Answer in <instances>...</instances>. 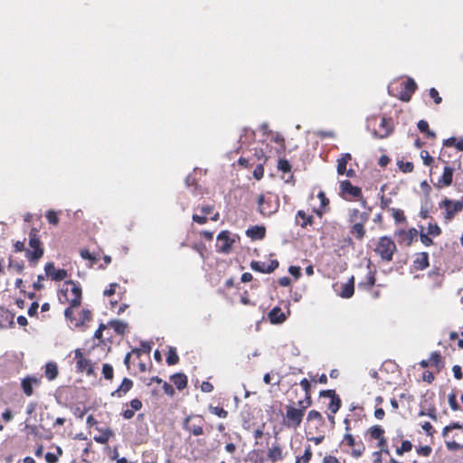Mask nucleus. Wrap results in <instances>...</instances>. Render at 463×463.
I'll list each match as a JSON object with an SVG mask.
<instances>
[{
  "instance_id": "f257e3e1",
  "label": "nucleus",
  "mask_w": 463,
  "mask_h": 463,
  "mask_svg": "<svg viewBox=\"0 0 463 463\" xmlns=\"http://www.w3.org/2000/svg\"><path fill=\"white\" fill-rule=\"evenodd\" d=\"M370 215L366 212H360L358 209H350L348 213V222L350 234L357 241H362L366 236L365 224Z\"/></svg>"
},
{
  "instance_id": "f03ea898",
  "label": "nucleus",
  "mask_w": 463,
  "mask_h": 463,
  "mask_svg": "<svg viewBox=\"0 0 463 463\" xmlns=\"http://www.w3.org/2000/svg\"><path fill=\"white\" fill-rule=\"evenodd\" d=\"M39 232V230L34 227L29 232V247L25 250V257L32 265H36L44 254V248Z\"/></svg>"
},
{
  "instance_id": "7ed1b4c3",
  "label": "nucleus",
  "mask_w": 463,
  "mask_h": 463,
  "mask_svg": "<svg viewBox=\"0 0 463 463\" xmlns=\"http://www.w3.org/2000/svg\"><path fill=\"white\" fill-rule=\"evenodd\" d=\"M442 436L449 450L456 451L463 449V426L458 422L446 426Z\"/></svg>"
},
{
  "instance_id": "20e7f679",
  "label": "nucleus",
  "mask_w": 463,
  "mask_h": 463,
  "mask_svg": "<svg viewBox=\"0 0 463 463\" xmlns=\"http://www.w3.org/2000/svg\"><path fill=\"white\" fill-rule=\"evenodd\" d=\"M417 90V84L411 78L405 80H398L389 87V92L402 101L408 102L411 100L413 93Z\"/></svg>"
},
{
  "instance_id": "39448f33",
  "label": "nucleus",
  "mask_w": 463,
  "mask_h": 463,
  "mask_svg": "<svg viewBox=\"0 0 463 463\" xmlns=\"http://www.w3.org/2000/svg\"><path fill=\"white\" fill-rule=\"evenodd\" d=\"M257 211L263 217H269L277 213L280 205L278 195L270 192L259 194L257 197Z\"/></svg>"
},
{
  "instance_id": "423d86ee",
  "label": "nucleus",
  "mask_w": 463,
  "mask_h": 463,
  "mask_svg": "<svg viewBox=\"0 0 463 463\" xmlns=\"http://www.w3.org/2000/svg\"><path fill=\"white\" fill-rule=\"evenodd\" d=\"M345 424V434L341 440V445L351 448V455L353 458H360L364 450L365 447L361 439L356 440L354 435L352 434L353 427L349 426V422L347 420H344Z\"/></svg>"
},
{
  "instance_id": "0eeeda50",
  "label": "nucleus",
  "mask_w": 463,
  "mask_h": 463,
  "mask_svg": "<svg viewBox=\"0 0 463 463\" xmlns=\"http://www.w3.org/2000/svg\"><path fill=\"white\" fill-rule=\"evenodd\" d=\"M373 250L383 261L391 262L397 251V246L391 237L382 236L378 239Z\"/></svg>"
},
{
  "instance_id": "6e6552de",
  "label": "nucleus",
  "mask_w": 463,
  "mask_h": 463,
  "mask_svg": "<svg viewBox=\"0 0 463 463\" xmlns=\"http://www.w3.org/2000/svg\"><path fill=\"white\" fill-rule=\"evenodd\" d=\"M305 413L303 410L293 405H286L285 413L282 414L281 424L288 430H297L300 427Z\"/></svg>"
},
{
  "instance_id": "1a4fd4ad",
  "label": "nucleus",
  "mask_w": 463,
  "mask_h": 463,
  "mask_svg": "<svg viewBox=\"0 0 463 463\" xmlns=\"http://www.w3.org/2000/svg\"><path fill=\"white\" fill-rule=\"evenodd\" d=\"M439 207L444 209L442 213L443 222L448 224L452 222L455 216L463 211V200L453 201L444 198L439 203Z\"/></svg>"
},
{
  "instance_id": "9d476101",
  "label": "nucleus",
  "mask_w": 463,
  "mask_h": 463,
  "mask_svg": "<svg viewBox=\"0 0 463 463\" xmlns=\"http://www.w3.org/2000/svg\"><path fill=\"white\" fill-rule=\"evenodd\" d=\"M65 288L61 290L65 301L72 307H80L82 299V290L79 282L68 280L64 283Z\"/></svg>"
},
{
  "instance_id": "9b49d317",
  "label": "nucleus",
  "mask_w": 463,
  "mask_h": 463,
  "mask_svg": "<svg viewBox=\"0 0 463 463\" xmlns=\"http://www.w3.org/2000/svg\"><path fill=\"white\" fill-rule=\"evenodd\" d=\"M204 419L202 415H189L183 421V429L194 436H201L203 432Z\"/></svg>"
},
{
  "instance_id": "f8f14e48",
  "label": "nucleus",
  "mask_w": 463,
  "mask_h": 463,
  "mask_svg": "<svg viewBox=\"0 0 463 463\" xmlns=\"http://www.w3.org/2000/svg\"><path fill=\"white\" fill-rule=\"evenodd\" d=\"M319 396L330 399V402L327 405L328 410L331 411V414L328 415V420L332 425H335V414L339 411L342 404L339 395L335 390H324L319 392Z\"/></svg>"
},
{
  "instance_id": "ddd939ff",
  "label": "nucleus",
  "mask_w": 463,
  "mask_h": 463,
  "mask_svg": "<svg viewBox=\"0 0 463 463\" xmlns=\"http://www.w3.org/2000/svg\"><path fill=\"white\" fill-rule=\"evenodd\" d=\"M235 239L231 237V232L227 230L222 231L217 235L216 248L219 252L228 254L232 251Z\"/></svg>"
},
{
  "instance_id": "4468645a",
  "label": "nucleus",
  "mask_w": 463,
  "mask_h": 463,
  "mask_svg": "<svg viewBox=\"0 0 463 463\" xmlns=\"http://www.w3.org/2000/svg\"><path fill=\"white\" fill-rule=\"evenodd\" d=\"M419 232L415 228H410L409 230L400 229L395 231L394 235L397 238L399 244L411 246L416 240Z\"/></svg>"
},
{
  "instance_id": "2eb2a0df",
  "label": "nucleus",
  "mask_w": 463,
  "mask_h": 463,
  "mask_svg": "<svg viewBox=\"0 0 463 463\" xmlns=\"http://www.w3.org/2000/svg\"><path fill=\"white\" fill-rule=\"evenodd\" d=\"M42 384V379L33 375H27L21 380V389L27 397L33 395V388H38Z\"/></svg>"
},
{
  "instance_id": "dca6fc26",
  "label": "nucleus",
  "mask_w": 463,
  "mask_h": 463,
  "mask_svg": "<svg viewBox=\"0 0 463 463\" xmlns=\"http://www.w3.org/2000/svg\"><path fill=\"white\" fill-rule=\"evenodd\" d=\"M76 360V369L79 373H86L88 375L93 374V367L90 360L84 357L80 349L74 351Z\"/></svg>"
},
{
  "instance_id": "f3484780",
  "label": "nucleus",
  "mask_w": 463,
  "mask_h": 463,
  "mask_svg": "<svg viewBox=\"0 0 463 463\" xmlns=\"http://www.w3.org/2000/svg\"><path fill=\"white\" fill-rule=\"evenodd\" d=\"M455 168L448 164L444 166L441 176L434 183V186L438 189L449 187L453 183Z\"/></svg>"
},
{
  "instance_id": "a211bd4d",
  "label": "nucleus",
  "mask_w": 463,
  "mask_h": 463,
  "mask_svg": "<svg viewBox=\"0 0 463 463\" xmlns=\"http://www.w3.org/2000/svg\"><path fill=\"white\" fill-rule=\"evenodd\" d=\"M46 277L54 281H62L67 279L68 272L64 269H56L53 262H48L44 266Z\"/></svg>"
},
{
  "instance_id": "6ab92c4d",
  "label": "nucleus",
  "mask_w": 463,
  "mask_h": 463,
  "mask_svg": "<svg viewBox=\"0 0 463 463\" xmlns=\"http://www.w3.org/2000/svg\"><path fill=\"white\" fill-rule=\"evenodd\" d=\"M279 265V263L277 260H271L269 264L262 261L253 260L250 263V268L255 271L269 274L278 269Z\"/></svg>"
},
{
  "instance_id": "aec40b11",
  "label": "nucleus",
  "mask_w": 463,
  "mask_h": 463,
  "mask_svg": "<svg viewBox=\"0 0 463 463\" xmlns=\"http://www.w3.org/2000/svg\"><path fill=\"white\" fill-rule=\"evenodd\" d=\"M340 193L344 197L348 194L354 198H361L363 195L362 189L358 186L353 185L348 180L340 182Z\"/></svg>"
},
{
  "instance_id": "412c9836",
  "label": "nucleus",
  "mask_w": 463,
  "mask_h": 463,
  "mask_svg": "<svg viewBox=\"0 0 463 463\" xmlns=\"http://www.w3.org/2000/svg\"><path fill=\"white\" fill-rule=\"evenodd\" d=\"M392 131V125L391 119L382 118L379 124V128L373 131V135L378 138L387 137Z\"/></svg>"
},
{
  "instance_id": "4be33fe9",
  "label": "nucleus",
  "mask_w": 463,
  "mask_h": 463,
  "mask_svg": "<svg viewBox=\"0 0 463 463\" xmlns=\"http://www.w3.org/2000/svg\"><path fill=\"white\" fill-rule=\"evenodd\" d=\"M128 405L130 408H128L121 412V415L125 420L132 419L135 416V412L140 411L143 407L142 402L137 398L131 400L129 403H126V406Z\"/></svg>"
},
{
  "instance_id": "5701e85b",
  "label": "nucleus",
  "mask_w": 463,
  "mask_h": 463,
  "mask_svg": "<svg viewBox=\"0 0 463 463\" xmlns=\"http://www.w3.org/2000/svg\"><path fill=\"white\" fill-rule=\"evenodd\" d=\"M430 266L428 252L421 251L415 254L412 267L415 270H424Z\"/></svg>"
},
{
  "instance_id": "b1692460",
  "label": "nucleus",
  "mask_w": 463,
  "mask_h": 463,
  "mask_svg": "<svg viewBox=\"0 0 463 463\" xmlns=\"http://www.w3.org/2000/svg\"><path fill=\"white\" fill-rule=\"evenodd\" d=\"M14 314L5 308H0V328L14 327Z\"/></svg>"
},
{
  "instance_id": "393cba45",
  "label": "nucleus",
  "mask_w": 463,
  "mask_h": 463,
  "mask_svg": "<svg viewBox=\"0 0 463 463\" xmlns=\"http://www.w3.org/2000/svg\"><path fill=\"white\" fill-rule=\"evenodd\" d=\"M246 235L252 241L262 240L266 236V228L262 225H254L246 230Z\"/></svg>"
},
{
  "instance_id": "a878e982",
  "label": "nucleus",
  "mask_w": 463,
  "mask_h": 463,
  "mask_svg": "<svg viewBox=\"0 0 463 463\" xmlns=\"http://www.w3.org/2000/svg\"><path fill=\"white\" fill-rule=\"evenodd\" d=\"M133 381L129 378H124L121 384L111 392V395L114 397H123L126 395L133 387Z\"/></svg>"
},
{
  "instance_id": "bb28decb",
  "label": "nucleus",
  "mask_w": 463,
  "mask_h": 463,
  "mask_svg": "<svg viewBox=\"0 0 463 463\" xmlns=\"http://www.w3.org/2000/svg\"><path fill=\"white\" fill-rule=\"evenodd\" d=\"M354 293V277L352 276L348 281L341 285V290L338 295L343 298H350Z\"/></svg>"
},
{
  "instance_id": "cd10ccee",
  "label": "nucleus",
  "mask_w": 463,
  "mask_h": 463,
  "mask_svg": "<svg viewBox=\"0 0 463 463\" xmlns=\"http://www.w3.org/2000/svg\"><path fill=\"white\" fill-rule=\"evenodd\" d=\"M268 317L272 324H279L286 320V316L279 307H273L268 314Z\"/></svg>"
},
{
  "instance_id": "c85d7f7f",
  "label": "nucleus",
  "mask_w": 463,
  "mask_h": 463,
  "mask_svg": "<svg viewBox=\"0 0 463 463\" xmlns=\"http://www.w3.org/2000/svg\"><path fill=\"white\" fill-rule=\"evenodd\" d=\"M99 431V435L94 436V440L99 444H106L109 440L115 436V433L112 430L107 429H98Z\"/></svg>"
},
{
  "instance_id": "c756f323",
  "label": "nucleus",
  "mask_w": 463,
  "mask_h": 463,
  "mask_svg": "<svg viewBox=\"0 0 463 463\" xmlns=\"http://www.w3.org/2000/svg\"><path fill=\"white\" fill-rule=\"evenodd\" d=\"M296 221L302 228H306L307 225L313 224L314 217L307 214L303 210H299L297 213Z\"/></svg>"
},
{
  "instance_id": "7c9ffc66",
  "label": "nucleus",
  "mask_w": 463,
  "mask_h": 463,
  "mask_svg": "<svg viewBox=\"0 0 463 463\" xmlns=\"http://www.w3.org/2000/svg\"><path fill=\"white\" fill-rule=\"evenodd\" d=\"M59 374L58 365L55 362H48L45 364L44 375L49 381H53Z\"/></svg>"
},
{
  "instance_id": "2f4dec72",
  "label": "nucleus",
  "mask_w": 463,
  "mask_h": 463,
  "mask_svg": "<svg viewBox=\"0 0 463 463\" xmlns=\"http://www.w3.org/2000/svg\"><path fill=\"white\" fill-rule=\"evenodd\" d=\"M367 435L370 439L380 440L384 437L385 430L381 425H373L367 430Z\"/></svg>"
},
{
  "instance_id": "473e14b6",
  "label": "nucleus",
  "mask_w": 463,
  "mask_h": 463,
  "mask_svg": "<svg viewBox=\"0 0 463 463\" xmlns=\"http://www.w3.org/2000/svg\"><path fill=\"white\" fill-rule=\"evenodd\" d=\"M171 381L178 390H184L187 386V376L184 373H177L171 376Z\"/></svg>"
},
{
  "instance_id": "72a5a7b5",
  "label": "nucleus",
  "mask_w": 463,
  "mask_h": 463,
  "mask_svg": "<svg viewBox=\"0 0 463 463\" xmlns=\"http://www.w3.org/2000/svg\"><path fill=\"white\" fill-rule=\"evenodd\" d=\"M375 270H370L365 280L358 283V288L365 290L371 289L376 282Z\"/></svg>"
},
{
  "instance_id": "f704fd0d",
  "label": "nucleus",
  "mask_w": 463,
  "mask_h": 463,
  "mask_svg": "<svg viewBox=\"0 0 463 463\" xmlns=\"http://www.w3.org/2000/svg\"><path fill=\"white\" fill-rule=\"evenodd\" d=\"M364 418V411H361L360 410L359 411L348 413L345 420H348L349 426H352V422H354V427H355L358 423H362Z\"/></svg>"
},
{
  "instance_id": "c9c22d12",
  "label": "nucleus",
  "mask_w": 463,
  "mask_h": 463,
  "mask_svg": "<svg viewBox=\"0 0 463 463\" xmlns=\"http://www.w3.org/2000/svg\"><path fill=\"white\" fill-rule=\"evenodd\" d=\"M346 163H345L344 160L337 159V167L336 171L337 174L340 175H345L347 177H354L355 176V171L352 168L347 169L346 168Z\"/></svg>"
},
{
  "instance_id": "e433bc0d",
  "label": "nucleus",
  "mask_w": 463,
  "mask_h": 463,
  "mask_svg": "<svg viewBox=\"0 0 463 463\" xmlns=\"http://www.w3.org/2000/svg\"><path fill=\"white\" fill-rule=\"evenodd\" d=\"M109 326H111L118 335H123L128 329V324L120 320H111L109 322Z\"/></svg>"
},
{
  "instance_id": "4c0bfd02",
  "label": "nucleus",
  "mask_w": 463,
  "mask_h": 463,
  "mask_svg": "<svg viewBox=\"0 0 463 463\" xmlns=\"http://www.w3.org/2000/svg\"><path fill=\"white\" fill-rule=\"evenodd\" d=\"M417 127H418L419 130L421 133H423L427 138H435L436 137V134L432 130L430 129L429 123L426 120H424V119L420 120L417 124Z\"/></svg>"
},
{
  "instance_id": "58836bf2",
  "label": "nucleus",
  "mask_w": 463,
  "mask_h": 463,
  "mask_svg": "<svg viewBox=\"0 0 463 463\" xmlns=\"http://www.w3.org/2000/svg\"><path fill=\"white\" fill-rule=\"evenodd\" d=\"M268 458L272 462L281 460L283 458L281 448L279 445H276V446H273L272 448H270L268 451Z\"/></svg>"
},
{
  "instance_id": "ea45409f",
  "label": "nucleus",
  "mask_w": 463,
  "mask_h": 463,
  "mask_svg": "<svg viewBox=\"0 0 463 463\" xmlns=\"http://www.w3.org/2000/svg\"><path fill=\"white\" fill-rule=\"evenodd\" d=\"M389 211L392 213V216L396 224L407 222V218L404 212L401 209L391 208Z\"/></svg>"
},
{
  "instance_id": "a19ab883",
  "label": "nucleus",
  "mask_w": 463,
  "mask_h": 463,
  "mask_svg": "<svg viewBox=\"0 0 463 463\" xmlns=\"http://www.w3.org/2000/svg\"><path fill=\"white\" fill-rule=\"evenodd\" d=\"M430 365L435 366L438 369V372L444 366V362L439 352H432L430 354Z\"/></svg>"
},
{
  "instance_id": "79ce46f5",
  "label": "nucleus",
  "mask_w": 463,
  "mask_h": 463,
  "mask_svg": "<svg viewBox=\"0 0 463 463\" xmlns=\"http://www.w3.org/2000/svg\"><path fill=\"white\" fill-rule=\"evenodd\" d=\"M377 447L379 448V451L374 452V456H377L378 458H380L382 453L390 455L388 441L385 436L377 441Z\"/></svg>"
},
{
  "instance_id": "37998d69",
  "label": "nucleus",
  "mask_w": 463,
  "mask_h": 463,
  "mask_svg": "<svg viewBox=\"0 0 463 463\" xmlns=\"http://www.w3.org/2000/svg\"><path fill=\"white\" fill-rule=\"evenodd\" d=\"M313 457V451L310 445L306 446L304 454L297 457L295 463H309Z\"/></svg>"
},
{
  "instance_id": "c03bdc74",
  "label": "nucleus",
  "mask_w": 463,
  "mask_h": 463,
  "mask_svg": "<svg viewBox=\"0 0 463 463\" xmlns=\"http://www.w3.org/2000/svg\"><path fill=\"white\" fill-rule=\"evenodd\" d=\"M444 146H455L458 151H463V138L449 137L443 141Z\"/></svg>"
},
{
  "instance_id": "a18cd8bd",
  "label": "nucleus",
  "mask_w": 463,
  "mask_h": 463,
  "mask_svg": "<svg viewBox=\"0 0 463 463\" xmlns=\"http://www.w3.org/2000/svg\"><path fill=\"white\" fill-rule=\"evenodd\" d=\"M279 171H280L283 174H288L289 177L292 178V173H291V165L289 162L285 158H280L278 162L277 165Z\"/></svg>"
},
{
  "instance_id": "49530a36",
  "label": "nucleus",
  "mask_w": 463,
  "mask_h": 463,
  "mask_svg": "<svg viewBox=\"0 0 463 463\" xmlns=\"http://www.w3.org/2000/svg\"><path fill=\"white\" fill-rule=\"evenodd\" d=\"M80 318L75 322L76 326H83L86 322H89L92 318L91 312L89 309H82L80 312Z\"/></svg>"
},
{
  "instance_id": "de8ad7c7",
  "label": "nucleus",
  "mask_w": 463,
  "mask_h": 463,
  "mask_svg": "<svg viewBox=\"0 0 463 463\" xmlns=\"http://www.w3.org/2000/svg\"><path fill=\"white\" fill-rule=\"evenodd\" d=\"M397 166L403 174H410L414 170V165L410 161L404 162L403 160H398Z\"/></svg>"
},
{
  "instance_id": "09e8293b",
  "label": "nucleus",
  "mask_w": 463,
  "mask_h": 463,
  "mask_svg": "<svg viewBox=\"0 0 463 463\" xmlns=\"http://www.w3.org/2000/svg\"><path fill=\"white\" fill-rule=\"evenodd\" d=\"M179 362V356L176 353V350L175 347H169L167 355H166V364L168 365H174L178 364Z\"/></svg>"
},
{
  "instance_id": "8fccbe9b",
  "label": "nucleus",
  "mask_w": 463,
  "mask_h": 463,
  "mask_svg": "<svg viewBox=\"0 0 463 463\" xmlns=\"http://www.w3.org/2000/svg\"><path fill=\"white\" fill-rule=\"evenodd\" d=\"M137 357H140L141 354H149L151 352V345L148 343L142 342L139 348H134L131 351Z\"/></svg>"
},
{
  "instance_id": "3c124183",
  "label": "nucleus",
  "mask_w": 463,
  "mask_h": 463,
  "mask_svg": "<svg viewBox=\"0 0 463 463\" xmlns=\"http://www.w3.org/2000/svg\"><path fill=\"white\" fill-rule=\"evenodd\" d=\"M307 420H315L317 421L319 425H324L325 423V420L322 416V414L316 411V410H311L308 414H307Z\"/></svg>"
},
{
  "instance_id": "603ef678",
  "label": "nucleus",
  "mask_w": 463,
  "mask_h": 463,
  "mask_svg": "<svg viewBox=\"0 0 463 463\" xmlns=\"http://www.w3.org/2000/svg\"><path fill=\"white\" fill-rule=\"evenodd\" d=\"M441 228L436 222H430L427 227V232L432 237H437L441 234Z\"/></svg>"
},
{
  "instance_id": "864d4df0",
  "label": "nucleus",
  "mask_w": 463,
  "mask_h": 463,
  "mask_svg": "<svg viewBox=\"0 0 463 463\" xmlns=\"http://www.w3.org/2000/svg\"><path fill=\"white\" fill-rule=\"evenodd\" d=\"M209 411L218 416L219 418H227L228 416V411L226 410H224L223 408L222 407H218V406H213V405H210L209 406Z\"/></svg>"
},
{
  "instance_id": "5fc2aeb1",
  "label": "nucleus",
  "mask_w": 463,
  "mask_h": 463,
  "mask_svg": "<svg viewBox=\"0 0 463 463\" xmlns=\"http://www.w3.org/2000/svg\"><path fill=\"white\" fill-rule=\"evenodd\" d=\"M192 249L199 253L201 258L204 260L206 258V246L203 242H196L192 245Z\"/></svg>"
},
{
  "instance_id": "6e6d98bb",
  "label": "nucleus",
  "mask_w": 463,
  "mask_h": 463,
  "mask_svg": "<svg viewBox=\"0 0 463 463\" xmlns=\"http://www.w3.org/2000/svg\"><path fill=\"white\" fill-rule=\"evenodd\" d=\"M412 449V444L410 440H403L402 445L396 449V453L398 455H402L405 452L411 451Z\"/></svg>"
},
{
  "instance_id": "4d7b16f0",
  "label": "nucleus",
  "mask_w": 463,
  "mask_h": 463,
  "mask_svg": "<svg viewBox=\"0 0 463 463\" xmlns=\"http://www.w3.org/2000/svg\"><path fill=\"white\" fill-rule=\"evenodd\" d=\"M312 404V398L311 393L310 394H305V399L302 401H299L298 402V408L300 410H303V412L305 413L306 410L310 407Z\"/></svg>"
},
{
  "instance_id": "13d9d810",
  "label": "nucleus",
  "mask_w": 463,
  "mask_h": 463,
  "mask_svg": "<svg viewBox=\"0 0 463 463\" xmlns=\"http://www.w3.org/2000/svg\"><path fill=\"white\" fill-rule=\"evenodd\" d=\"M45 217L50 224L57 225L59 223L58 213L53 210H49L46 213Z\"/></svg>"
},
{
  "instance_id": "bf43d9fd",
  "label": "nucleus",
  "mask_w": 463,
  "mask_h": 463,
  "mask_svg": "<svg viewBox=\"0 0 463 463\" xmlns=\"http://www.w3.org/2000/svg\"><path fill=\"white\" fill-rule=\"evenodd\" d=\"M102 373L105 379L112 380L114 376L113 367L109 364H104L102 366Z\"/></svg>"
},
{
  "instance_id": "052dcab7",
  "label": "nucleus",
  "mask_w": 463,
  "mask_h": 463,
  "mask_svg": "<svg viewBox=\"0 0 463 463\" xmlns=\"http://www.w3.org/2000/svg\"><path fill=\"white\" fill-rule=\"evenodd\" d=\"M418 235L420 236V242L425 247H430L434 244L433 240L430 238V235L423 232L422 230L420 231V232Z\"/></svg>"
},
{
  "instance_id": "680f3d73",
  "label": "nucleus",
  "mask_w": 463,
  "mask_h": 463,
  "mask_svg": "<svg viewBox=\"0 0 463 463\" xmlns=\"http://www.w3.org/2000/svg\"><path fill=\"white\" fill-rule=\"evenodd\" d=\"M420 155L425 165L430 166L434 163V158L430 155V153L427 150H421Z\"/></svg>"
},
{
  "instance_id": "e2e57ef3",
  "label": "nucleus",
  "mask_w": 463,
  "mask_h": 463,
  "mask_svg": "<svg viewBox=\"0 0 463 463\" xmlns=\"http://www.w3.org/2000/svg\"><path fill=\"white\" fill-rule=\"evenodd\" d=\"M264 163H259L253 170V176L256 180H260L264 176Z\"/></svg>"
},
{
  "instance_id": "0e129e2a",
  "label": "nucleus",
  "mask_w": 463,
  "mask_h": 463,
  "mask_svg": "<svg viewBox=\"0 0 463 463\" xmlns=\"http://www.w3.org/2000/svg\"><path fill=\"white\" fill-rule=\"evenodd\" d=\"M416 451L419 456L429 457L432 452V449L430 446L425 445L418 447Z\"/></svg>"
},
{
  "instance_id": "69168bd1",
  "label": "nucleus",
  "mask_w": 463,
  "mask_h": 463,
  "mask_svg": "<svg viewBox=\"0 0 463 463\" xmlns=\"http://www.w3.org/2000/svg\"><path fill=\"white\" fill-rule=\"evenodd\" d=\"M430 97L433 99L434 103L439 105L442 102V98L439 96V91L435 88H430L429 91Z\"/></svg>"
},
{
  "instance_id": "338daca9",
  "label": "nucleus",
  "mask_w": 463,
  "mask_h": 463,
  "mask_svg": "<svg viewBox=\"0 0 463 463\" xmlns=\"http://www.w3.org/2000/svg\"><path fill=\"white\" fill-rule=\"evenodd\" d=\"M80 256L82 259L90 260L91 262V264L96 263V261H97L96 257H94L89 250H87V249L80 250Z\"/></svg>"
},
{
  "instance_id": "774afa93",
  "label": "nucleus",
  "mask_w": 463,
  "mask_h": 463,
  "mask_svg": "<svg viewBox=\"0 0 463 463\" xmlns=\"http://www.w3.org/2000/svg\"><path fill=\"white\" fill-rule=\"evenodd\" d=\"M322 463H345V460L344 459L343 461H341L335 456L326 455L322 459Z\"/></svg>"
}]
</instances>
